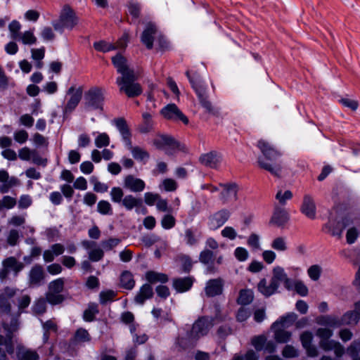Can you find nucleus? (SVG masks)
<instances>
[{"instance_id":"nucleus-1","label":"nucleus","mask_w":360,"mask_h":360,"mask_svg":"<svg viewBox=\"0 0 360 360\" xmlns=\"http://www.w3.org/2000/svg\"><path fill=\"white\" fill-rule=\"evenodd\" d=\"M258 148L260 149L264 158H259L258 159L259 166L272 175L279 177L282 171V166L280 162L276 160L281 157V153L272 144L264 140H260L257 143Z\"/></svg>"},{"instance_id":"nucleus-2","label":"nucleus","mask_w":360,"mask_h":360,"mask_svg":"<svg viewBox=\"0 0 360 360\" xmlns=\"http://www.w3.org/2000/svg\"><path fill=\"white\" fill-rule=\"evenodd\" d=\"M186 75L198 96L201 106L205 110V112L212 115L217 116L219 113V110L209 100L207 88L202 84L200 76L198 74L191 76L189 71H187Z\"/></svg>"},{"instance_id":"nucleus-3","label":"nucleus","mask_w":360,"mask_h":360,"mask_svg":"<svg viewBox=\"0 0 360 360\" xmlns=\"http://www.w3.org/2000/svg\"><path fill=\"white\" fill-rule=\"evenodd\" d=\"M212 326V319L207 317L200 318L193 323L192 329L186 338H180L178 339V344L182 347H186L187 343L184 341L188 339V345H193L200 337L207 335Z\"/></svg>"},{"instance_id":"nucleus-4","label":"nucleus","mask_w":360,"mask_h":360,"mask_svg":"<svg viewBox=\"0 0 360 360\" xmlns=\"http://www.w3.org/2000/svg\"><path fill=\"white\" fill-rule=\"evenodd\" d=\"M135 73L118 77L116 83L120 87V91L124 92L128 97L133 98L139 96L142 93V89L136 80Z\"/></svg>"},{"instance_id":"nucleus-5","label":"nucleus","mask_w":360,"mask_h":360,"mask_svg":"<svg viewBox=\"0 0 360 360\" xmlns=\"http://www.w3.org/2000/svg\"><path fill=\"white\" fill-rule=\"evenodd\" d=\"M78 23V18L74 10L68 5H65L60 13L58 22L52 23L56 30L63 31L64 28L72 30Z\"/></svg>"},{"instance_id":"nucleus-6","label":"nucleus","mask_w":360,"mask_h":360,"mask_svg":"<svg viewBox=\"0 0 360 360\" xmlns=\"http://www.w3.org/2000/svg\"><path fill=\"white\" fill-rule=\"evenodd\" d=\"M155 37H158L160 46L161 48L165 47L167 42L165 39L158 34L156 26L152 23H148L142 33L141 41L147 49H151Z\"/></svg>"},{"instance_id":"nucleus-7","label":"nucleus","mask_w":360,"mask_h":360,"mask_svg":"<svg viewBox=\"0 0 360 360\" xmlns=\"http://www.w3.org/2000/svg\"><path fill=\"white\" fill-rule=\"evenodd\" d=\"M19 290L13 287H5L0 294V311L2 313L10 314L11 313V304L10 299L14 297Z\"/></svg>"},{"instance_id":"nucleus-8","label":"nucleus","mask_w":360,"mask_h":360,"mask_svg":"<svg viewBox=\"0 0 360 360\" xmlns=\"http://www.w3.org/2000/svg\"><path fill=\"white\" fill-rule=\"evenodd\" d=\"M85 99L88 108L92 109L101 108L104 99L103 90L100 88L91 89L86 94Z\"/></svg>"},{"instance_id":"nucleus-9","label":"nucleus","mask_w":360,"mask_h":360,"mask_svg":"<svg viewBox=\"0 0 360 360\" xmlns=\"http://www.w3.org/2000/svg\"><path fill=\"white\" fill-rule=\"evenodd\" d=\"M2 274L7 278L10 272L17 276L24 268V264L18 261L15 257H9L2 261Z\"/></svg>"},{"instance_id":"nucleus-10","label":"nucleus","mask_w":360,"mask_h":360,"mask_svg":"<svg viewBox=\"0 0 360 360\" xmlns=\"http://www.w3.org/2000/svg\"><path fill=\"white\" fill-rule=\"evenodd\" d=\"M161 114L167 120H179L185 124L188 123V119L180 111L175 104H168L161 110Z\"/></svg>"},{"instance_id":"nucleus-11","label":"nucleus","mask_w":360,"mask_h":360,"mask_svg":"<svg viewBox=\"0 0 360 360\" xmlns=\"http://www.w3.org/2000/svg\"><path fill=\"white\" fill-rule=\"evenodd\" d=\"M224 281L221 278L209 280L205 287L206 296L212 297L223 293Z\"/></svg>"},{"instance_id":"nucleus-12","label":"nucleus","mask_w":360,"mask_h":360,"mask_svg":"<svg viewBox=\"0 0 360 360\" xmlns=\"http://www.w3.org/2000/svg\"><path fill=\"white\" fill-rule=\"evenodd\" d=\"M230 217V212L227 210H221L209 217L208 226L211 230H216L222 226Z\"/></svg>"},{"instance_id":"nucleus-13","label":"nucleus","mask_w":360,"mask_h":360,"mask_svg":"<svg viewBox=\"0 0 360 360\" xmlns=\"http://www.w3.org/2000/svg\"><path fill=\"white\" fill-rule=\"evenodd\" d=\"M82 88L75 86H71L67 91V95L70 96L67 104L65 108V112L72 111L79 104L82 96Z\"/></svg>"},{"instance_id":"nucleus-14","label":"nucleus","mask_w":360,"mask_h":360,"mask_svg":"<svg viewBox=\"0 0 360 360\" xmlns=\"http://www.w3.org/2000/svg\"><path fill=\"white\" fill-rule=\"evenodd\" d=\"M128 35L124 34L117 42V44H112L105 41H100L94 44V47L96 51L101 52H108L116 49H122L127 46Z\"/></svg>"},{"instance_id":"nucleus-15","label":"nucleus","mask_w":360,"mask_h":360,"mask_svg":"<svg viewBox=\"0 0 360 360\" xmlns=\"http://www.w3.org/2000/svg\"><path fill=\"white\" fill-rule=\"evenodd\" d=\"M153 144L158 148H163L165 146L184 150L186 146L175 141L172 137L167 135H159L153 140Z\"/></svg>"},{"instance_id":"nucleus-16","label":"nucleus","mask_w":360,"mask_h":360,"mask_svg":"<svg viewBox=\"0 0 360 360\" xmlns=\"http://www.w3.org/2000/svg\"><path fill=\"white\" fill-rule=\"evenodd\" d=\"M221 160V155L216 151L204 153L199 158V161L202 165L212 169H217Z\"/></svg>"},{"instance_id":"nucleus-17","label":"nucleus","mask_w":360,"mask_h":360,"mask_svg":"<svg viewBox=\"0 0 360 360\" xmlns=\"http://www.w3.org/2000/svg\"><path fill=\"white\" fill-rule=\"evenodd\" d=\"M113 123L122 136V141L125 146H130L131 141V132L130 128L124 118H117L113 120Z\"/></svg>"},{"instance_id":"nucleus-18","label":"nucleus","mask_w":360,"mask_h":360,"mask_svg":"<svg viewBox=\"0 0 360 360\" xmlns=\"http://www.w3.org/2000/svg\"><path fill=\"white\" fill-rule=\"evenodd\" d=\"M300 211L306 217L314 219L316 217V207L314 198L309 194H305L303 197Z\"/></svg>"},{"instance_id":"nucleus-19","label":"nucleus","mask_w":360,"mask_h":360,"mask_svg":"<svg viewBox=\"0 0 360 360\" xmlns=\"http://www.w3.org/2000/svg\"><path fill=\"white\" fill-rule=\"evenodd\" d=\"M222 188L221 192V200L224 203L231 201H236L238 199V186L236 184H220Z\"/></svg>"},{"instance_id":"nucleus-20","label":"nucleus","mask_w":360,"mask_h":360,"mask_svg":"<svg viewBox=\"0 0 360 360\" xmlns=\"http://www.w3.org/2000/svg\"><path fill=\"white\" fill-rule=\"evenodd\" d=\"M271 281L276 284L278 287H279L280 283L283 282L286 288L290 289L292 288L290 285L291 281L285 272L284 269L281 266H276L274 267Z\"/></svg>"},{"instance_id":"nucleus-21","label":"nucleus","mask_w":360,"mask_h":360,"mask_svg":"<svg viewBox=\"0 0 360 360\" xmlns=\"http://www.w3.org/2000/svg\"><path fill=\"white\" fill-rule=\"evenodd\" d=\"M300 340L309 356L316 357L318 356V350L316 347L312 345L313 334L311 332H303L300 335Z\"/></svg>"},{"instance_id":"nucleus-22","label":"nucleus","mask_w":360,"mask_h":360,"mask_svg":"<svg viewBox=\"0 0 360 360\" xmlns=\"http://www.w3.org/2000/svg\"><path fill=\"white\" fill-rule=\"evenodd\" d=\"M45 278L44 268L40 264H35L29 273V283L30 286H39Z\"/></svg>"},{"instance_id":"nucleus-23","label":"nucleus","mask_w":360,"mask_h":360,"mask_svg":"<svg viewBox=\"0 0 360 360\" xmlns=\"http://www.w3.org/2000/svg\"><path fill=\"white\" fill-rule=\"evenodd\" d=\"M112 62L117 71L122 75L121 77L135 73L134 70L129 67L127 59L120 54L112 57Z\"/></svg>"},{"instance_id":"nucleus-24","label":"nucleus","mask_w":360,"mask_h":360,"mask_svg":"<svg viewBox=\"0 0 360 360\" xmlns=\"http://www.w3.org/2000/svg\"><path fill=\"white\" fill-rule=\"evenodd\" d=\"M124 186L132 192H141L146 187L145 182L133 175H127L124 179Z\"/></svg>"},{"instance_id":"nucleus-25","label":"nucleus","mask_w":360,"mask_h":360,"mask_svg":"<svg viewBox=\"0 0 360 360\" xmlns=\"http://www.w3.org/2000/svg\"><path fill=\"white\" fill-rule=\"evenodd\" d=\"M65 252V246L61 243H55L51 245L50 249L43 252V258L45 262L49 263L54 260L55 257L62 255Z\"/></svg>"},{"instance_id":"nucleus-26","label":"nucleus","mask_w":360,"mask_h":360,"mask_svg":"<svg viewBox=\"0 0 360 360\" xmlns=\"http://www.w3.org/2000/svg\"><path fill=\"white\" fill-rule=\"evenodd\" d=\"M288 212L283 208L276 206L270 223L276 226H282L288 221Z\"/></svg>"},{"instance_id":"nucleus-27","label":"nucleus","mask_w":360,"mask_h":360,"mask_svg":"<svg viewBox=\"0 0 360 360\" xmlns=\"http://www.w3.org/2000/svg\"><path fill=\"white\" fill-rule=\"evenodd\" d=\"M297 316L296 314L291 312L288 313L285 316H281L279 319L275 321L271 328H287L293 325L295 321L297 320Z\"/></svg>"},{"instance_id":"nucleus-28","label":"nucleus","mask_w":360,"mask_h":360,"mask_svg":"<svg viewBox=\"0 0 360 360\" xmlns=\"http://www.w3.org/2000/svg\"><path fill=\"white\" fill-rule=\"evenodd\" d=\"M192 277L179 278L173 280V287L179 292L188 291L193 285Z\"/></svg>"},{"instance_id":"nucleus-29","label":"nucleus","mask_w":360,"mask_h":360,"mask_svg":"<svg viewBox=\"0 0 360 360\" xmlns=\"http://www.w3.org/2000/svg\"><path fill=\"white\" fill-rule=\"evenodd\" d=\"M343 228L352 227L360 230V212H351L342 219Z\"/></svg>"},{"instance_id":"nucleus-30","label":"nucleus","mask_w":360,"mask_h":360,"mask_svg":"<svg viewBox=\"0 0 360 360\" xmlns=\"http://www.w3.org/2000/svg\"><path fill=\"white\" fill-rule=\"evenodd\" d=\"M258 290L264 296L269 297L276 292L278 287L276 284L273 283L271 280L269 283L265 278L260 280L257 285Z\"/></svg>"},{"instance_id":"nucleus-31","label":"nucleus","mask_w":360,"mask_h":360,"mask_svg":"<svg viewBox=\"0 0 360 360\" xmlns=\"http://www.w3.org/2000/svg\"><path fill=\"white\" fill-rule=\"evenodd\" d=\"M153 295V288L149 284H144L136 295L135 301L138 304H143L146 300L151 298Z\"/></svg>"},{"instance_id":"nucleus-32","label":"nucleus","mask_w":360,"mask_h":360,"mask_svg":"<svg viewBox=\"0 0 360 360\" xmlns=\"http://www.w3.org/2000/svg\"><path fill=\"white\" fill-rule=\"evenodd\" d=\"M126 147L131 151L133 158L136 160L144 162L149 159L150 155L144 148L139 146H133L132 143H130V146Z\"/></svg>"},{"instance_id":"nucleus-33","label":"nucleus","mask_w":360,"mask_h":360,"mask_svg":"<svg viewBox=\"0 0 360 360\" xmlns=\"http://www.w3.org/2000/svg\"><path fill=\"white\" fill-rule=\"evenodd\" d=\"M271 329L274 330V338L276 342L286 343L291 339L292 333L285 328L277 327L271 328Z\"/></svg>"},{"instance_id":"nucleus-34","label":"nucleus","mask_w":360,"mask_h":360,"mask_svg":"<svg viewBox=\"0 0 360 360\" xmlns=\"http://www.w3.org/2000/svg\"><path fill=\"white\" fill-rule=\"evenodd\" d=\"M318 324L332 328L339 327L341 326L340 320L335 316L327 315L321 316L316 319Z\"/></svg>"},{"instance_id":"nucleus-35","label":"nucleus","mask_w":360,"mask_h":360,"mask_svg":"<svg viewBox=\"0 0 360 360\" xmlns=\"http://www.w3.org/2000/svg\"><path fill=\"white\" fill-rule=\"evenodd\" d=\"M143 122L138 127V131L141 134H147L151 131L153 129V121L152 115L148 112H144L142 115Z\"/></svg>"},{"instance_id":"nucleus-36","label":"nucleus","mask_w":360,"mask_h":360,"mask_svg":"<svg viewBox=\"0 0 360 360\" xmlns=\"http://www.w3.org/2000/svg\"><path fill=\"white\" fill-rule=\"evenodd\" d=\"M154 318L160 324L172 321V314L169 311H164L160 308H154L151 311Z\"/></svg>"},{"instance_id":"nucleus-37","label":"nucleus","mask_w":360,"mask_h":360,"mask_svg":"<svg viewBox=\"0 0 360 360\" xmlns=\"http://www.w3.org/2000/svg\"><path fill=\"white\" fill-rule=\"evenodd\" d=\"M146 279L150 283H165L168 281V276L162 273H158L153 271H149L146 274Z\"/></svg>"},{"instance_id":"nucleus-38","label":"nucleus","mask_w":360,"mask_h":360,"mask_svg":"<svg viewBox=\"0 0 360 360\" xmlns=\"http://www.w3.org/2000/svg\"><path fill=\"white\" fill-rule=\"evenodd\" d=\"M135 285V281L132 274L129 271H124L120 276V285L127 290H131Z\"/></svg>"},{"instance_id":"nucleus-39","label":"nucleus","mask_w":360,"mask_h":360,"mask_svg":"<svg viewBox=\"0 0 360 360\" xmlns=\"http://www.w3.org/2000/svg\"><path fill=\"white\" fill-rule=\"evenodd\" d=\"M271 247L276 251L278 252H285L288 249V243L285 237L278 236L274 238L271 243Z\"/></svg>"},{"instance_id":"nucleus-40","label":"nucleus","mask_w":360,"mask_h":360,"mask_svg":"<svg viewBox=\"0 0 360 360\" xmlns=\"http://www.w3.org/2000/svg\"><path fill=\"white\" fill-rule=\"evenodd\" d=\"M142 204L141 199L136 198L132 195H126L122 201V205L127 210H131L134 207H140Z\"/></svg>"},{"instance_id":"nucleus-41","label":"nucleus","mask_w":360,"mask_h":360,"mask_svg":"<svg viewBox=\"0 0 360 360\" xmlns=\"http://www.w3.org/2000/svg\"><path fill=\"white\" fill-rule=\"evenodd\" d=\"M254 298L253 292L250 290L243 289L239 292L237 302L241 305H247L250 304Z\"/></svg>"},{"instance_id":"nucleus-42","label":"nucleus","mask_w":360,"mask_h":360,"mask_svg":"<svg viewBox=\"0 0 360 360\" xmlns=\"http://www.w3.org/2000/svg\"><path fill=\"white\" fill-rule=\"evenodd\" d=\"M91 341V335L89 332L83 328H78L73 337V342L74 343H84L89 342Z\"/></svg>"},{"instance_id":"nucleus-43","label":"nucleus","mask_w":360,"mask_h":360,"mask_svg":"<svg viewBox=\"0 0 360 360\" xmlns=\"http://www.w3.org/2000/svg\"><path fill=\"white\" fill-rule=\"evenodd\" d=\"M342 325H354L358 323L359 316L356 311H351L345 313L340 319Z\"/></svg>"},{"instance_id":"nucleus-44","label":"nucleus","mask_w":360,"mask_h":360,"mask_svg":"<svg viewBox=\"0 0 360 360\" xmlns=\"http://www.w3.org/2000/svg\"><path fill=\"white\" fill-rule=\"evenodd\" d=\"M20 360H38L39 354L34 350L29 349H20L18 352Z\"/></svg>"},{"instance_id":"nucleus-45","label":"nucleus","mask_w":360,"mask_h":360,"mask_svg":"<svg viewBox=\"0 0 360 360\" xmlns=\"http://www.w3.org/2000/svg\"><path fill=\"white\" fill-rule=\"evenodd\" d=\"M18 40L21 41L25 45H32L37 43V39L34 36L33 31L28 30L21 32Z\"/></svg>"},{"instance_id":"nucleus-46","label":"nucleus","mask_w":360,"mask_h":360,"mask_svg":"<svg viewBox=\"0 0 360 360\" xmlns=\"http://www.w3.org/2000/svg\"><path fill=\"white\" fill-rule=\"evenodd\" d=\"M18 311L17 314L20 315L28 307L31 302V297L28 295H21L17 298Z\"/></svg>"},{"instance_id":"nucleus-47","label":"nucleus","mask_w":360,"mask_h":360,"mask_svg":"<svg viewBox=\"0 0 360 360\" xmlns=\"http://www.w3.org/2000/svg\"><path fill=\"white\" fill-rule=\"evenodd\" d=\"M99 310L96 304H91L88 308L84 311L83 319L85 321H92L95 319V316L98 314Z\"/></svg>"},{"instance_id":"nucleus-48","label":"nucleus","mask_w":360,"mask_h":360,"mask_svg":"<svg viewBox=\"0 0 360 360\" xmlns=\"http://www.w3.org/2000/svg\"><path fill=\"white\" fill-rule=\"evenodd\" d=\"M65 279L64 278H59L51 281L49 285V292L60 294L64 289Z\"/></svg>"},{"instance_id":"nucleus-49","label":"nucleus","mask_w":360,"mask_h":360,"mask_svg":"<svg viewBox=\"0 0 360 360\" xmlns=\"http://www.w3.org/2000/svg\"><path fill=\"white\" fill-rule=\"evenodd\" d=\"M97 211L103 215H112V207L110 203L107 200H100L97 204Z\"/></svg>"},{"instance_id":"nucleus-50","label":"nucleus","mask_w":360,"mask_h":360,"mask_svg":"<svg viewBox=\"0 0 360 360\" xmlns=\"http://www.w3.org/2000/svg\"><path fill=\"white\" fill-rule=\"evenodd\" d=\"M46 300L52 305L61 304L65 300L64 295L48 291L46 294Z\"/></svg>"},{"instance_id":"nucleus-51","label":"nucleus","mask_w":360,"mask_h":360,"mask_svg":"<svg viewBox=\"0 0 360 360\" xmlns=\"http://www.w3.org/2000/svg\"><path fill=\"white\" fill-rule=\"evenodd\" d=\"M178 187L176 181L172 179L167 178L164 179L160 185V188L167 192L175 191Z\"/></svg>"},{"instance_id":"nucleus-52","label":"nucleus","mask_w":360,"mask_h":360,"mask_svg":"<svg viewBox=\"0 0 360 360\" xmlns=\"http://www.w3.org/2000/svg\"><path fill=\"white\" fill-rule=\"evenodd\" d=\"M88 256L90 261L99 262L104 257V250L100 248H93L89 251Z\"/></svg>"},{"instance_id":"nucleus-53","label":"nucleus","mask_w":360,"mask_h":360,"mask_svg":"<svg viewBox=\"0 0 360 360\" xmlns=\"http://www.w3.org/2000/svg\"><path fill=\"white\" fill-rule=\"evenodd\" d=\"M266 337L264 335L255 336L251 340V344L257 352L263 350Z\"/></svg>"},{"instance_id":"nucleus-54","label":"nucleus","mask_w":360,"mask_h":360,"mask_svg":"<svg viewBox=\"0 0 360 360\" xmlns=\"http://www.w3.org/2000/svg\"><path fill=\"white\" fill-rule=\"evenodd\" d=\"M46 300L40 298L36 300L32 307L33 313L35 314H42L46 311Z\"/></svg>"},{"instance_id":"nucleus-55","label":"nucleus","mask_w":360,"mask_h":360,"mask_svg":"<svg viewBox=\"0 0 360 360\" xmlns=\"http://www.w3.org/2000/svg\"><path fill=\"white\" fill-rule=\"evenodd\" d=\"M8 29L11 34V38L13 40L18 39V37L20 33V30L21 29V25L18 21L13 20L8 26Z\"/></svg>"},{"instance_id":"nucleus-56","label":"nucleus","mask_w":360,"mask_h":360,"mask_svg":"<svg viewBox=\"0 0 360 360\" xmlns=\"http://www.w3.org/2000/svg\"><path fill=\"white\" fill-rule=\"evenodd\" d=\"M121 242V240L117 238H110L101 242V245L104 250L110 251L113 250Z\"/></svg>"},{"instance_id":"nucleus-57","label":"nucleus","mask_w":360,"mask_h":360,"mask_svg":"<svg viewBox=\"0 0 360 360\" xmlns=\"http://www.w3.org/2000/svg\"><path fill=\"white\" fill-rule=\"evenodd\" d=\"M115 296L116 293L112 290L102 291L99 295L100 303L101 304H106L108 302H112Z\"/></svg>"},{"instance_id":"nucleus-58","label":"nucleus","mask_w":360,"mask_h":360,"mask_svg":"<svg viewBox=\"0 0 360 360\" xmlns=\"http://www.w3.org/2000/svg\"><path fill=\"white\" fill-rule=\"evenodd\" d=\"M90 182L94 185V191L97 193H105L108 190V185L99 181L96 176H91Z\"/></svg>"},{"instance_id":"nucleus-59","label":"nucleus","mask_w":360,"mask_h":360,"mask_svg":"<svg viewBox=\"0 0 360 360\" xmlns=\"http://www.w3.org/2000/svg\"><path fill=\"white\" fill-rule=\"evenodd\" d=\"M0 346H4L6 352L11 354L13 352V346L12 343V337L8 335L4 337L0 335Z\"/></svg>"},{"instance_id":"nucleus-60","label":"nucleus","mask_w":360,"mask_h":360,"mask_svg":"<svg viewBox=\"0 0 360 360\" xmlns=\"http://www.w3.org/2000/svg\"><path fill=\"white\" fill-rule=\"evenodd\" d=\"M110 144V137L106 133H100L95 139V145L98 148L108 146Z\"/></svg>"},{"instance_id":"nucleus-61","label":"nucleus","mask_w":360,"mask_h":360,"mask_svg":"<svg viewBox=\"0 0 360 360\" xmlns=\"http://www.w3.org/2000/svg\"><path fill=\"white\" fill-rule=\"evenodd\" d=\"M247 244L252 250L261 249L259 236L256 233H251L247 240Z\"/></svg>"},{"instance_id":"nucleus-62","label":"nucleus","mask_w":360,"mask_h":360,"mask_svg":"<svg viewBox=\"0 0 360 360\" xmlns=\"http://www.w3.org/2000/svg\"><path fill=\"white\" fill-rule=\"evenodd\" d=\"M110 195L112 202L120 203L123 200L124 192L120 187H113L110 191Z\"/></svg>"},{"instance_id":"nucleus-63","label":"nucleus","mask_w":360,"mask_h":360,"mask_svg":"<svg viewBox=\"0 0 360 360\" xmlns=\"http://www.w3.org/2000/svg\"><path fill=\"white\" fill-rule=\"evenodd\" d=\"M292 193L289 190H287L283 193L282 191H279L276 195V199L281 205H285L287 200L292 199Z\"/></svg>"},{"instance_id":"nucleus-64","label":"nucleus","mask_w":360,"mask_h":360,"mask_svg":"<svg viewBox=\"0 0 360 360\" xmlns=\"http://www.w3.org/2000/svg\"><path fill=\"white\" fill-rule=\"evenodd\" d=\"M358 347H360V342L354 341L347 347V353L352 357L353 360H360L358 354Z\"/></svg>"}]
</instances>
